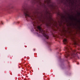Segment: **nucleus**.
<instances>
[{
  "label": "nucleus",
  "instance_id": "nucleus-1",
  "mask_svg": "<svg viewBox=\"0 0 80 80\" xmlns=\"http://www.w3.org/2000/svg\"><path fill=\"white\" fill-rule=\"evenodd\" d=\"M37 28L38 29H39V31L42 33L43 34L44 36V37H47V35H46V33H45V32L43 31V29L40 28V26H38L37 27Z\"/></svg>",
  "mask_w": 80,
  "mask_h": 80
},
{
  "label": "nucleus",
  "instance_id": "nucleus-5",
  "mask_svg": "<svg viewBox=\"0 0 80 80\" xmlns=\"http://www.w3.org/2000/svg\"><path fill=\"white\" fill-rule=\"evenodd\" d=\"M1 22V24H2V25H3V22Z\"/></svg>",
  "mask_w": 80,
  "mask_h": 80
},
{
  "label": "nucleus",
  "instance_id": "nucleus-4",
  "mask_svg": "<svg viewBox=\"0 0 80 80\" xmlns=\"http://www.w3.org/2000/svg\"><path fill=\"white\" fill-rule=\"evenodd\" d=\"M65 49H66V50H68V49H69V48H65Z\"/></svg>",
  "mask_w": 80,
  "mask_h": 80
},
{
  "label": "nucleus",
  "instance_id": "nucleus-2",
  "mask_svg": "<svg viewBox=\"0 0 80 80\" xmlns=\"http://www.w3.org/2000/svg\"><path fill=\"white\" fill-rule=\"evenodd\" d=\"M24 14L26 17H31V14L30 13L29 11L27 10L26 11L24 12Z\"/></svg>",
  "mask_w": 80,
  "mask_h": 80
},
{
  "label": "nucleus",
  "instance_id": "nucleus-3",
  "mask_svg": "<svg viewBox=\"0 0 80 80\" xmlns=\"http://www.w3.org/2000/svg\"><path fill=\"white\" fill-rule=\"evenodd\" d=\"M64 44H67V39H64L63 41Z\"/></svg>",
  "mask_w": 80,
  "mask_h": 80
}]
</instances>
